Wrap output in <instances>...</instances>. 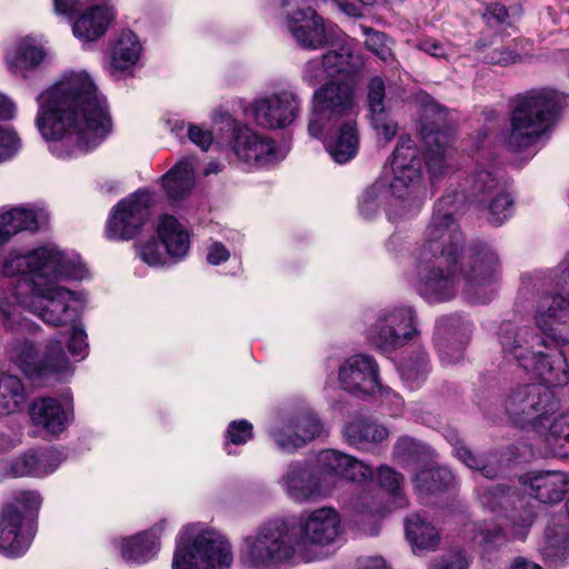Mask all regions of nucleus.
I'll return each instance as SVG.
<instances>
[{
    "instance_id": "1",
    "label": "nucleus",
    "mask_w": 569,
    "mask_h": 569,
    "mask_svg": "<svg viewBox=\"0 0 569 569\" xmlns=\"http://www.w3.org/2000/svg\"><path fill=\"white\" fill-rule=\"evenodd\" d=\"M460 198L459 192L442 196L425 231V242L418 253L417 290L430 303L452 299L459 282L466 293L478 302H487L488 288L499 272V259L485 241L472 240L463 251L465 238L450 207Z\"/></svg>"
},
{
    "instance_id": "2",
    "label": "nucleus",
    "mask_w": 569,
    "mask_h": 569,
    "mask_svg": "<svg viewBox=\"0 0 569 569\" xmlns=\"http://www.w3.org/2000/svg\"><path fill=\"white\" fill-rule=\"evenodd\" d=\"M37 127L52 141L51 152L61 159L97 147L111 130L106 99L90 76L68 72L38 97Z\"/></svg>"
},
{
    "instance_id": "3",
    "label": "nucleus",
    "mask_w": 569,
    "mask_h": 569,
    "mask_svg": "<svg viewBox=\"0 0 569 569\" xmlns=\"http://www.w3.org/2000/svg\"><path fill=\"white\" fill-rule=\"evenodd\" d=\"M86 268L56 248H39L27 254L11 256L4 261L6 277H19L14 296L21 303L30 296L31 310L46 323L68 327L80 318L81 303L74 292L57 286L61 278L82 279Z\"/></svg>"
},
{
    "instance_id": "4",
    "label": "nucleus",
    "mask_w": 569,
    "mask_h": 569,
    "mask_svg": "<svg viewBox=\"0 0 569 569\" xmlns=\"http://www.w3.org/2000/svg\"><path fill=\"white\" fill-rule=\"evenodd\" d=\"M560 98L550 90H530L510 101L509 129L502 134L505 148L521 152L533 146L561 111Z\"/></svg>"
},
{
    "instance_id": "5",
    "label": "nucleus",
    "mask_w": 569,
    "mask_h": 569,
    "mask_svg": "<svg viewBox=\"0 0 569 569\" xmlns=\"http://www.w3.org/2000/svg\"><path fill=\"white\" fill-rule=\"evenodd\" d=\"M497 336L503 357L515 360L526 371L555 386L569 381L568 371L562 368L565 359L550 360L542 351L545 339L535 328L505 321L500 325Z\"/></svg>"
},
{
    "instance_id": "6",
    "label": "nucleus",
    "mask_w": 569,
    "mask_h": 569,
    "mask_svg": "<svg viewBox=\"0 0 569 569\" xmlns=\"http://www.w3.org/2000/svg\"><path fill=\"white\" fill-rule=\"evenodd\" d=\"M292 522L273 519L243 538L241 559L252 569H280L301 560V549Z\"/></svg>"
},
{
    "instance_id": "7",
    "label": "nucleus",
    "mask_w": 569,
    "mask_h": 569,
    "mask_svg": "<svg viewBox=\"0 0 569 569\" xmlns=\"http://www.w3.org/2000/svg\"><path fill=\"white\" fill-rule=\"evenodd\" d=\"M191 529L180 532L172 560V569H228L233 555L230 543L216 531H202L191 545Z\"/></svg>"
},
{
    "instance_id": "8",
    "label": "nucleus",
    "mask_w": 569,
    "mask_h": 569,
    "mask_svg": "<svg viewBox=\"0 0 569 569\" xmlns=\"http://www.w3.org/2000/svg\"><path fill=\"white\" fill-rule=\"evenodd\" d=\"M559 408L553 392L543 385H525L512 389L505 400L510 420L520 428L540 432Z\"/></svg>"
},
{
    "instance_id": "9",
    "label": "nucleus",
    "mask_w": 569,
    "mask_h": 569,
    "mask_svg": "<svg viewBox=\"0 0 569 569\" xmlns=\"http://www.w3.org/2000/svg\"><path fill=\"white\" fill-rule=\"evenodd\" d=\"M418 333L413 308L392 306L379 310L367 330V338L377 349L390 352L406 346Z\"/></svg>"
},
{
    "instance_id": "10",
    "label": "nucleus",
    "mask_w": 569,
    "mask_h": 569,
    "mask_svg": "<svg viewBox=\"0 0 569 569\" xmlns=\"http://www.w3.org/2000/svg\"><path fill=\"white\" fill-rule=\"evenodd\" d=\"M391 167L393 179L390 183L392 194L399 199H413L421 202L422 154L415 141L406 136L399 138L392 152Z\"/></svg>"
},
{
    "instance_id": "11",
    "label": "nucleus",
    "mask_w": 569,
    "mask_h": 569,
    "mask_svg": "<svg viewBox=\"0 0 569 569\" xmlns=\"http://www.w3.org/2000/svg\"><path fill=\"white\" fill-rule=\"evenodd\" d=\"M12 353L22 372L36 382L63 375L70 370V362L63 351L61 339L50 340L41 353L31 341H17Z\"/></svg>"
},
{
    "instance_id": "12",
    "label": "nucleus",
    "mask_w": 569,
    "mask_h": 569,
    "mask_svg": "<svg viewBox=\"0 0 569 569\" xmlns=\"http://www.w3.org/2000/svg\"><path fill=\"white\" fill-rule=\"evenodd\" d=\"M340 516L330 507L318 508L308 515H301L292 522L301 549V560L310 562L318 557L312 547H327L340 535Z\"/></svg>"
},
{
    "instance_id": "13",
    "label": "nucleus",
    "mask_w": 569,
    "mask_h": 569,
    "mask_svg": "<svg viewBox=\"0 0 569 569\" xmlns=\"http://www.w3.org/2000/svg\"><path fill=\"white\" fill-rule=\"evenodd\" d=\"M341 388L357 397L378 396L390 400L397 408L402 406L401 398L379 381L378 365L370 356L356 355L347 359L339 369Z\"/></svg>"
},
{
    "instance_id": "14",
    "label": "nucleus",
    "mask_w": 569,
    "mask_h": 569,
    "mask_svg": "<svg viewBox=\"0 0 569 569\" xmlns=\"http://www.w3.org/2000/svg\"><path fill=\"white\" fill-rule=\"evenodd\" d=\"M481 505L491 511H503L515 536H523V530L531 527L536 513L527 497L520 495L516 489L497 483L478 490Z\"/></svg>"
},
{
    "instance_id": "15",
    "label": "nucleus",
    "mask_w": 569,
    "mask_h": 569,
    "mask_svg": "<svg viewBox=\"0 0 569 569\" xmlns=\"http://www.w3.org/2000/svg\"><path fill=\"white\" fill-rule=\"evenodd\" d=\"M353 104V88L349 82L330 81L320 87L313 93V110L308 124L310 136L319 138L325 121L346 116Z\"/></svg>"
},
{
    "instance_id": "16",
    "label": "nucleus",
    "mask_w": 569,
    "mask_h": 569,
    "mask_svg": "<svg viewBox=\"0 0 569 569\" xmlns=\"http://www.w3.org/2000/svg\"><path fill=\"white\" fill-rule=\"evenodd\" d=\"M57 16L72 21L73 34L83 41H96L108 30L114 19V9L107 2L80 9V2H53Z\"/></svg>"
},
{
    "instance_id": "17",
    "label": "nucleus",
    "mask_w": 569,
    "mask_h": 569,
    "mask_svg": "<svg viewBox=\"0 0 569 569\" xmlns=\"http://www.w3.org/2000/svg\"><path fill=\"white\" fill-rule=\"evenodd\" d=\"M150 204L151 197L146 190H138L119 201L108 220L107 237L111 240L133 239L150 217Z\"/></svg>"
},
{
    "instance_id": "18",
    "label": "nucleus",
    "mask_w": 569,
    "mask_h": 569,
    "mask_svg": "<svg viewBox=\"0 0 569 569\" xmlns=\"http://www.w3.org/2000/svg\"><path fill=\"white\" fill-rule=\"evenodd\" d=\"M280 483L295 501L307 502L327 497L331 493V482L321 480L307 462L293 461L281 476Z\"/></svg>"
},
{
    "instance_id": "19",
    "label": "nucleus",
    "mask_w": 569,
    "mask_h": 569,
    "mask_svg": "<svg viewBox=\"0 0 569 569\" xmlns=\"http://www.w3.org/2000/svg\"><path fill=\"white\" fill-rule=\"evenodd\" d=\"M299 111L300 100L295 92L289 90L258 99L253 104L256 122L268 129L284 128L291 124Z\"/></svg>"
},
{
    "instance_id": "20",
    "label": "nucleus",
    "mask_w": 569,
    "mask_h": 569,
    "mask_svg": "<svg viewBox=\"0 0 569 569\" xmlns=\"http://www.w3.org/2000/svg\"><path fill=\"white\" fill-rule=\"evenodd\" d=\"M231 148L237 158L250 168H262L277 161L274 142L246 126L232 127Z\"/></svg>"
},
{
    "instance_id": "21",
    "label": "nucleus",
    "mask_w": 569,
    "mask_h": 569,
    "mask_svg": "<svg viewBox=\"0 0 569 569\" xmlns=\"http://www.w3.org/2000/svg\"><path fill=\"white\" fill-rule=\"evenodd\" d=\"M287 29L303 49L318 50L329 43L322 17L309 6L288 12Z\"/></svg>"
},
{
    "instance_id": "22",
    "label": "nucleus",
    "mask_w": 569,
    "mask_h": 569,
    "mask_svg": "<svg viewBox=\"0 0 569 569\" xmlns=\"http://www.w3.org/2000/svg\"><path fill=\"white\" fill-rule=\"evenodd\" d=\"M520 482L530 496L547 505L560 502L569 489V476L562 471L530 472L520 477Z\"/></svg>"
},
{
    "instance_id": "23",
    "label": "nucleus",
    "mask_w": 569,
    "mask_h": 569,
    "mask_svg": "<svg viewBox=\"0 0 569 569\" xmlns=\"http://www.w3.org/2000/svg\"><path fill=\"white\" fill-rule=\"evenodd\" d=\"M22 513L16 505L3 508L0 517V552L7 557H19L27 551L33 533L22 531Z\"/></svg>"
},
{
    "instance_id": "24",
    "label": "nucleus",
    "mask_w": 569,
    "mask_h": 569,
    "mask_svg": "<svg viewBox=\"0 0 569 569\" xmlns=\"http://www.w3.org/2000/svg\"><path fill=\"white\" fill-rule=\"evenodd\" d=\"M537 326L552 340L569 343V295L559 291L536 316Z\"/></svg>"
},
{
    "instance_id": "25",
    "label": "nucleus",
    "mask_w": 569,
    "mask_h": 569,
    "mask_svg": "<svg viewBox=\"0 0 569 569\" xmlns=\"http://www.w3.org/2000/svg\"><path fill=\"white\" fill-rule=\"evenodd\" d=\"M469 332V323L458 316H446L437 321V346L443 361H459L462 357V345L467 341Z\"/></svg>"
},
{
    "instance_id": "26",
    "label": "nucleus",
    "mask_w": 569,
    "mask_h": 569,
    "mask_svg": "<svg viewBox=\"0 0 569 569\" xmlns=\"http://www.w3.org/2000/svg\"><path fill=\"white\" fill-rule=\"evenodd\" d=\"M29 413L34 426L52 435L64 431L72 416L59 400L50 397L36 399L30 405Z\"/></svg>"
},
{
    "instance_id": "27",
    "label": "nucleus",
    "mask_w": 569,
    "mask_h": 569,
    "mask_svg": "<svg viewBox=\"0 0 569 569\" xmlns=\"http://www.w3.org/2000/svg\"><path fill=\"white\" fill-rule=\"evenodd\" d=\"M405 535L415 555L433 552L441 542L439 529L418 512L405 519Z\"/></svg>"
},
{
    "instance_id": "28",
    "label": "nucleus",
    "mask_w": 569,
    "mask_h": 569,
    "mask_svg": "<svg viewBox=\"0 0 569 569\" xmlns=\"http://www.w3.org/2000/svg\"><path fill=\"white\" fill-rule=\"evenodd\" d=\"M59 463L54 450L28 451L12 461L11 472L14 477H41L54 471Z\"/></svg>"
},
{
    "instance_id": "29",
    "label": "nucleus",
    "mask_w": 569,
    "mask_h": 569,
    "mask_svg": "<svg viewBox=\"0 0 569 569\" xmlns=\"http://www.w3.org/2000/svg\"><path fill=\"white\" fill-rule=\"evenodd\" d=\"M157 232L169 256L183 258L188 253L190 248L189 232L176 217L162 214L158 221Z\"/></svg>"
},
{
    "instance_id": "30",
    "label": "nucleus",
    "mask_w": 569,
    "mask_h": 569,
    "mask_svg": "<svg viewBox=\"0 0 569 569\" xmlns=\"http://www.w3.org/2000/svg\"><path fill=\"white\" fill-rule=\"evenodd\" d=\"M141 44L138 37L131 30H123L116 41L109 63L111 76L132 68L139 60Z\"/></svg>"
},
{
    "instance_id": "31",
    "label": "nucleus",
    "mask_w": 569,
    "mask_h": 569,
    "mask_svg": "<svg viewBox=\"0 0 569 569\" xmlns=\"http://www.w3.org/2000/svg\"><path fill=\"white\" fill-rule=\"evenodd\" d=\"M388 430L367 418H356L343 428V437L350 446L366 448L372 443H380L388 438Z\"/></svg>"
},
{
    "instance_id": "32",
    "label": "nucleus",
    "mask_w": 569,
    "mask_h": 569,
    "mask_svg": "<svg viewBox=\"0 0 569 569\" xmlns=\"http://www.w3.org/2000/svg\"><path fill=\"white\" fill-rule=\"evenodd\" d=\"M358 146L357 123L355 120H347L340 126L337 137L328 143L327 150L336 162L346 163L357 154Z\"/></svg>"
},
{
    "instance_id": "33",
    "label": "nucleus",
    "mask_w": 569,
    "mask_h": 569,
    "mask_svg": "<svg viewBox=\"0 0 569 569\" xmlns=\"http://www.w3.org/2000/svg\"><path fill=\"white\" fill-rule=\"evenodd\" d=\"M502 187L490 171L480 170L466 179L461 197L477 206H482Z\"/></svg>"
},
{
    "instance_id": "34",
    "label": "nucleus",
    "mask_w": 569,
    "mask_h": 569,
    "mask_svg": "<svg viewBox=\"0 0 569 569\" xmlns=\"http://www.w3.org/2000/svg\"><path fill=\"white\" fill-rule=\"evenodd\" d=\"M158 549V537L150 531H144L129 538H121L120 540L122 557L139 563L150 560Z\"/></svg>"
},
{
    "instance_id": "35",
    "label": "nucleus",
    "mask_w": 569,
    "mask_h": 569,
    "mask_svg": "<svg viewBox=\"0 0 569 569\" xmlns=\"http://www.w3.org/2000/svg\"><path fill=\"white\" fill-rule=\"evenodd\" d=\"M38 229V216L33 210L14 208L0 216V244L6 243L20 231H37Z\"/></svg>"
},
{
    "instance_id": "36",
    "label": "nucleus",
    "mask_w": 569,
    "mask_h": 569,
    "mask_svg": "<svg viewBox=\"0 0 569 569\" xmlns=\"http://www.w3.org/2000/svg\"><path fill=\"white\" fill-rule=\"evenodd\" d=\"M27 391L20 378L12 375L0 376V416H10L22 410Z\"/></svg>"
},
{
    "instance_id": "37",
    "label": "nucleus",
    "mask_w": 569,
    "mask_h": 569,
    "mask_svg": "<svg viewBox=\"0 0 569 569\" xmlns=\"http://www.w3.org/2000/svg\"><path fill=\"white\" fill-rule=\"evenodd\" d=\"M447 133L435 131L427 136L428 150L426 152V166L432 178L445 174L450 141Z\"/></svg>"
},
{
    "instance_id": "38",
    "label": "nucleus",
    "mask_w": 569,
    "mask_h": 569,
    "mask_svg": "<svg viewBox=\"0 0 569 569\" xmlns=\"http://www.w3.org/2000/svg\"><path fill=\"white\" fill-rule=\"evenodd\" d=\"M362 64L360 56H357L352 50L342 46L338 50H330L322 56L323 72L328 77H336L339 74H351L356 72Z\"/></svg>"
},
{
    "instance_id": "39",
    "label": "nucleus",
    "mask_w": 569,
    "mask_h": 569,
    "mask_svg": "<svg viewBox=\"0 0 569 569\" xmlns=\"http://www.w3.org/2000/svg\"><path fill=\"white\" fill-rule=\"evenodd\" d=\"M500 40V36L496 33L482 36L476 41L475 49L483 53V61L490 64L508 66L520 61L521 57L516 51L499 46Z\"/></svg>"
},
{
    "instance_id": "40",
    "label": "nucleus",
    "mask_w": 569,
    "mask_h": 569,
    "mask_svg": "<svg viewBox=\"0 0 569 569\" xmlns=\"http://www.w3.org/2000/svg\"><path fill=\"white\" fill-rule=\"evenodd\" d=\"M193 184V172L188 163H179L163 176V188L172 200L183 199Z\"/></svg>"
},
{
    "instance_id": "41",
    "label": "nucleus",
    "mask_w": 569,
    "mask_h": 569,
    "mask_svg": "<svg viewBox=\"0 0 569 569\" xmlns=\"http://www.w3.org/2000/svg\"><path fill=\"white\" fill-rule=\"evenodd\" d=\"M349 461V455L333 449L322 450L316 457V471L326 482H329L327 479H331L332 482L341 480Z\"/></svg>"
},
{
    "instance_id": "42",
    "label": "nucleus",
    "mask_w": 569,
    "mask_h": 569,
    "mask_svg": "<svg viewBox=\"0 0 569 569\" xmlns=\"http://www.w3.org/2000/svg\"><path fill=\"white\" fill-rule=\"evenodd\" d=\"M453 481L451 471L443 467L421 470L416 475L415 487L425 495L436 493L448 488Z\"/></svg>"
},
{
    "instance_id": "43",
    "label": "nucleus",
    "mask_w": 569,
    "mask_h": 569,
    "mask_svg": "<svg viewBox=\"0 0 569 569\" xmlns=\"http://www.w3.org/2000/svg\"><path fill=\"white\" fill-rule=\"evenodd\" d=\"M296 433V441L302 447L325 432L323 425L315 413L307 412L289 419Z\"/></svg>"
},
{
    "instance_id": "44",
    "label": "nucleus",
    "mask_w": 569,
    "mask_h": 569,
    "mask_svg": "<svg viewBox=\"0 0 569 569\" xmlns=\"http://www.w3.org/2000/svg\"><path fill=\"white\" fill-rule=\"evenodd\" d=\"M44 52L34 44L33 39H20L13 50L12 63L16 68L28 70L38 67L43 60Z\"/></svg>"
},
{
    "instance_id": "45",
    "label": "nucleus",
    "mask_w": 569,
    "mask_h": 569,
    "mask_svg": "<svg viewBox=\"0 0 569 569\" xmlns=\"http://www.w3.org/2000/svg\"><path fill=\"white\" fill-rule=\"evenodd\" d=\"M456 456L461 460L468 468L480 472V475L487 479H493L499 473V467L490 462L485 456H475L461 441L457 438L455 445Z\"/></svg>"
},
{
    "instance_id": "46",
    "label": "nucleus",
    "mask_w": 569,
    "mask_h": 569,
    "mask_svg": "<svg viewBox=\"0 0 569 569\" xmlns=\"http://www.w3.org/2000/svg\"><path fill=\"white\" fill-rule=\"evenodd\" d=\"M512 204L513 200L502 187L498 192H495L486 203L479 207L488 210V220L491 223L500 226L510 217Z\"/></svg>"
},
{
    "instance_id": "47",
    "label": "nucleus",
    "mask_w": 569,
    "mask_h": 569,
    "mask_svg": "<svg viewBox=\"0 0 569 569\" xmlns=\"http://www.w3.org/2000/svg\"><path fill=\"white\" fill-rule=\"evenodd\" d=\"M377 477L380 488L386 490L395 499L399 500L397 506H405L406 499L401 495L403 476L388 466H381L377 471Z\"/></svg>"
},
{
    "instance_id": "48",
    "label": "nucleus",
    "mask_w": 569,
    "mask_h": 569,
    "mask_svg": "<svg viewBox=\"0 0 569 569\" xmlns=\"http://www.w3.org/2000/svg\"><path fill=\"white\" fill-rule=\"evenodd\" d=\"M361 29L366 36V48L382 61H392L393 53L389 44L390 40L388 36L385 32L375 30L370 27H361Z\"/></svg>"
},
{
    "instance_id": "49",
    "label": "nucleus",
    "mask_w": 569,
    "mask_h": 569,
    "mask_svg": "<svg viewBox=\"0 0 569 569\" xmlns=\"http://www.w3.org/2000/svg\"><path fill=\"white\" fill-rule=\"evenodd\" d=\"M352 505L360 513L378 515L385 510L381 492L377 489L361 490L353 498Z\"/></svg>"
},
{
    "instance_id": "50",
    "label": "nucleus",
    "mask_w": 569,
    "mask_h": 569,
    "mask_svg": "<svg viewBox=\"0 0 569 569\" xmlns=\"http://www.w3.org/2000/svg\"><path fill=\"white\" fill-rule=\"evenodd\" d=\"M290 420L281 426L273 427L269 430V436L277 446V448L287 453H293L301 448L300 443L296 441V433L293 432Z\"/></svg>"
},
{
    "instance_id": "51",
    "label": "nucleus",
    "mask_w": 569,
    "mask_h": 569,
    "mask_svg": "<svg viewBox=\"0 0 569 569\" xmlns=\"http://www.w3.org/2000/svg\"><path fill=\"white\" fill-rule=\"evenodd\" d=\"M546 431V440L558 445L561 441L569 442V410L548 421L540 432Z\"/></svg>"
},
{
    "instance_id": "52",
    "label": "nucleus",
    "mask_w": 569,
    "mask_h": 569,
    "mask_svg": "<svg viewBox=\"0 0 569 569\" xmlns=\"http://www.w3.org/2000/svg\"><path fill=\"white\" fill-rule=\"evenodd\" d=\"M367 98L370 116L387 112L385 106L386 87L381 77H375L369 81Z\"/></svg>"
},
{
    "instance_id": "53",
    "label": "nucleus",
    "mask_w": 569,
    "mask_h": 569,
    "mask_svg": "<svg viewBox=\"0 0 569 569\" xmlns=\"http://www.w3.org/2000/svg\"><path fill=\"white\" fill-rule=\"evenodd\" d=\"M140 259L149 266L162 264L164 257L161 244L156 239H150L144 243L136 244Z\"/></svg>"
},
{
    "instance_id": "54",
    "label": "nucleus",
    "mask_w": 569,
    "mask_h": 569,
    "mask_svg": "<svg viewBox=\"0 0 569 569\" xmlns=\"http://www.w3.org/2000/svg\"><path fill=\"white\" fill-rule=\"evenodd\" d=\"M371 126L379 136H382L387 142L391 141L397 134L398 124L390 118L389 112H381L370 116Z\"/></svg>"
},
{
    "instance_id": "55",
    "label": "nucleus",
    "mask_w": 569,
    "mask_h": 569,
    "mask_svg": "<svg viewBox=\"0 0 569 569\" xmlns=\"http://www.w3.org/2000/svg\"><path fill=\"white\" fill-rule=\"evenodd\" d=\"M373 472L370 466L350 456V461L345 468L342 479L360 482L371 478Z\"/></svg>"
},
{
    "instance_id": "56",
    "label": "nucleus",
    "mask_w": 569,
    "mask_h": 569,
    "mask_svg": "<svg viewBox=\"0 0 569 569\" xmlns=\"http://www.w3.org/2000/svg\"><path fill=\"white\" fill-rule=\"evenodd\" d=\"M505 538L502 528L499 525H481L478 526V533L475 536L479 545L491 546L499 543Z\"/></svg>"
},
{
    "instance_id": "57",
    "label": "nucleus",
    "mask_w": 569,
    "mask_h": 569,
    "mask_svg": "<svg viewBox=\"0 0 569 569\" xmlns=\"http://www.w3.org/2000/svg\"><path fill=\"white\" fill-rule=\"evenodd\" d=\"M252 436V425L247 420H236L229 425L228 438L233 445H244Z\"/></svg>"
},
{
    "instance_id": "58",
    "label": "nucleus",
    "mask_w": 569,
    "mask_h": 569,
    "mask_svg": "<svg viewBox=\"0 0 569 569\" xmlns=\"http://www.w3.org/2000/svg\"><path fill=\"white\" fill-rule=\"evenodd\" d=\"M67 328H69L68 349L70 353L73 356L82 357L83 352L88 347V343L86 341V331L82 328L78 327L76 323H72V326H68Z\"/></svg>"
},
{
    "instance_id": "59",
    "label": "nucleus",
    "mask_w": 569,
    "mask_h": 569,
    "mask_svg": "<svg viewBox=\"0 0 569 569\" xmlns=\"http://www.w3.org/2000/svg\"><path fill=\"white\" fill-rule=\"evenodd\" d=\"M421 447L416 439L401 437L395 445L393 453L402 460H411L421 451Z\"/></svg>"
},
{
    "instance_id": "60",
    "label": "nucleus",
    "mask_w": 569,
    "mask_h": 569,
    "mask_svg": "<svg viewBox=\"0 0 569 569\" xmlns=\"http://www.w3.org/2000/svg\"><path fill=\"white\" fill-rule=\"evenodd\" d=\"M487 24L495 27L503 23L509 18L508 10L501 2H490L482 13Z\"/></svg>"
},
{
    "instance_id": "61",
    "label": "nucleus",
    "mask_w": 569,
    "mask_h": 569,
    "mask_svg": "<svg viewBox=\"0 0 569 569\" xmlns=\"http://www.w3.org/2000/svg\"><path fill=\"white\" fill-rule=\"evenodd\" d=\"M378 199V190L375 186H371L365 190L361 196V200L359 203L360 213L369 219L371 218L378 210L377 204Z\"/></svg>"
},
{
    "instance_id": "62",
    "label": "nucleus",
    "mask_w": 569,
    "mask_h": 569,
    "mask_svg": "<svg viewBox=\"0 0 569 569\" xmlns=\"http://www.w3.org/2000/svg\"><path fill=\"white\" fill-rule=\"evenodd\" d=\"M188 137L192 143L198 146L202 151H207L213 142L211 131L204 130L197 124H189Z\"/></svg>"
},
{
    "instance_id": "63",
    "label": "nucleus",
    "mask_w": 569,
    "mask_h": 569,
    "mask_svg": "<svg viewBox=\"0 0 569 569\" xmlns=\"http://www.w3.org/2000/svg\"><path fill=\"white\" fill-rule=\"evenodd\" d=\"M559 533L556 531V528H548L546 530V540L548 543V551L547 553L549 556H556V557H562L566 553V541L562 539H559L557 536Z\"/></svg>"
},
{
    "instance_id": "64",
    "label": "nucleus",
    "mask_w": 569,
    "mask_h": 569,
    "mask_svg": "<svg viewBox=\"0 0 569 569\" xmlns=\"http://www.w3.org/2000/svg\"><path fill=\"white\" fill-rule=\"evenodd\" d=\"M430 569H468V563L460 552L441 558Z\"/></svg>"
}]
</instances>
